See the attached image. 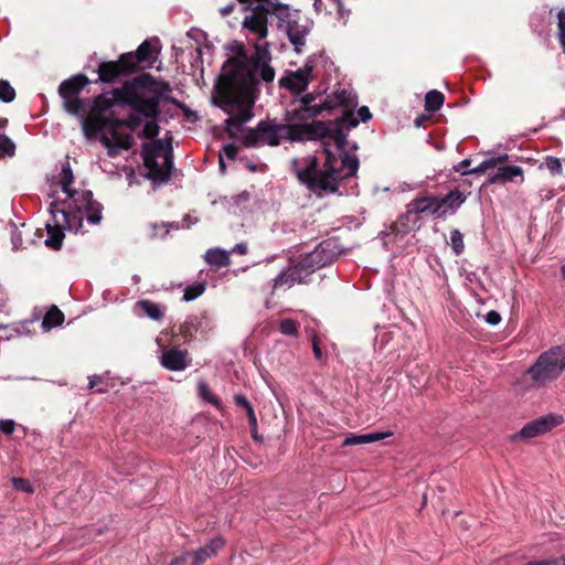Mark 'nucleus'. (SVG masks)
<instances>
[{"instance_id": "obj_17", "label": "nucleus", "mask_w": 565, "mask_h": 565, "mask_svg": "<svg viewBox=\"0 0 565 565\" xmlns=\"http://www.w3.org/2000/svg\"><path fill=\"white\" fill-rule=\"evenodd\" d=\"M326 104H329V110L341 107L344 111L353 110L358 106V95L350 85L338 83L331 95H327Z\"/></svg>"}, {"instance_id": "obj_20", "label": "nucleus", "mask_w": 565, "mask_h": 565, "mask_svg": "<svg viewBox=\"0 0 565 565\" xmlns=\"http://www.w3.org/2000/svg\"><path fill=\"white\" fill-rule=\"evenodd\" d=\"M157 53L156 46L146 40L135 52L121 54V63H127L128 72H134L140 63H151Z\"/></svg>"}, {"instance_id": "obj_51", "label": "nucleus", "mask_w": 565, "mask_h": 565, "mask_svg": "<svg viewBox=\"0 0 565 565\" xmlns=\"http://www.w3.org/2000/svg\"><path fill=\"white\" fill-rule=\"evenodd\" d=\"M366 444L364 440V434L363 435H349L344 438L342 445L343 446H353V445H362Z\"/></svg>"}, {"instance_id": "obj_63", "label": "nucleus", "mask_w": 565, "mask_h": 565, "mask_svg": "<svg viewBox=\"0 0 565 565\" xmlns=\"http://www.w3.org/2000/svg\"><path fill=\"white\" fill-rule=\"evenodd\" d=\"M234 7H235V4H234V3H230V4H227V6L223 7V8H221V9H220V14H221L222 17H227L228 14H231V13L233 12Z\"/></svg>"}, {"instance_id": "obj_36", "label": "nucleus", "mask_w": 565, "mask_h": 565, "mask_svg": "<svg viewBox=\"0 0 565 565\" xmlns=\"http://www.w3.org/2000/svg\"><path fill=\"white\" fill-rule=\"evenodd\" d=\"M137 305L143 313L152 320H160L163 317L161 307L151 300L143 299L138 301Z\"/></svg>"}, {"instance_id": "obj_33", "label": "nucleus", "mask_w": 565, "mask_h": 565, "mask_svg": "<svg viewBox=\"0 0 565 565\" xmlns=\"http://www.w3.org/2000/svg\"><path fill=\"white\" fill-rule=\"evenodd\" d=\"M204 259L207 264L216 268L227 267L231 264L230 253L218 247L206 250Z\"/></svg>"}, {"instance_id": "obj_19", "label": "nucleus", "mask_w": 565, "mask_h": 565, "mask_svg": "<svg viewBox=\"0 0 565 565\" xmlns=\"http://www.w3.org/2000/svg\"><path fill=\"white\" fill-rule=\"evenodd\" d=\"M211 330L212 322L206 316H190L180 327L185 341H191L198 335L205 338Z\"/></svg>"}, {"instance_id": "obj_50", "label": "nucleus", "mask_w": 565, "mask_h": 565, "mask_svg": "<svg viewBox=\"0 0 565 565\" xmlns=\"http://www.w3.org/2000/svg\"><path fill=\"white\" fill-rule=\"evenodd\" d=\"M246 415H247L248 424H249L252 433H253V437L256 439L257 438V435H256L257 417H256L254 408L248 407V411H246Z\"/></svg>"}, {"instance_id": "obj_32", "label": "nucleus", "mask_w": 565, "mask_h": 565, "mask_svg": "<svg viewBox=\"0 0 565 565\" xmlns=\"http://www.w3.org/2000/svg\"><path fill=\"white\" fill-rule=\"evenodd\" d=\"M326 92H327V87H324L322 89H315L311 93H307V94L302 95L300 97V99H299L300 107H302V108H317L318 109V116L323 110H329L330 106H329V104H326V99L322 103H319V104L315 103L316 99L318 97H320L322 94H324Z\"/></svg>"}, {"instance_id": "obj_40", "label": "nucleus", "mask_w": 565, "mask_h": 565, "mask_svg": "<svg viewBox=\"0 0 565 565\" xmlns=\"http://www.w3.org/2000/svg\"><path fill=\"white\" fill-rule=\"evenodd\" d=\"M63 104L64 109L71 115H79L81 109L83 108V102L79 97H64Z\"/></svg>"}, {"instance_id": "obj_59", "label": "nucleus", "mask_w": 565, "mask_h": 565, "mask_svg": "<svg viewBox=\"0 0 565 565\" xmlns=\"http://www.w3.org/2000/svg\"><path fill=\"white\" fill-rule=\"evenodd\" d=\"M235 404L237 406L243 407L245 411H248V407H253L252 404L248 402V399L244 395H235L234 396Z\"/></svg>"}, {"instance_id": "obj_60", "label": "nucleus", "mask_w": 565, "mask_h": 565, "mask_svg": "<svg viewBox=\"0 0 565 565\" xmlns=\"http://www.w3.org/2000/svg\"><path fill=\"white\" fill-rule=\"evenodd\" d=\"M312 350H313L315 358L317 360H322L323 353H322V350L319 345V342H318V339L316 335L312 338Z\"/></svg>"}, {"instance_id": "obj_46", "label": "nucleus", "mask_w": 565, "mask_h": 565, "mask_svg": "<svg viewBox=\"0 0 565 565\" xmlns=\"http://www.w3.org/2000/svg\"><path fill=\"white\" fill-rule=\"evenodd\" d=\"M0 151L9 157H12L15 152V143L4 134L0 137Z\"/></svg>"}, {"instance_id": "obj_47", "label": "nucleus", "mask_w": 565, "mask_h": 565, "mask_svg": "<svg viewBox=\"0 0 565 565\" xmlns=\"http://www.w3.org/2000/svg\"><path fill=\"white\" fill-rule=\"evenodd\" d=\"M12 486L14 489L25 492V493H33L34 489L31 486L30 481L28 479L21 478V477H14L11 480Z\"/></svg>"}, {"instance_id": "obj_6", "label": "nucleus", "mask_w": 565, "mask_h": 565, "mask_svg": "<svg viewBox=\"0 0 565 565\" xmlns=\"http://www.w3.org/2000/svg\"><path fill=\"white\" fill-rule=\"evenodd\" d=\"M146 177L154 183L167 182L173 169V150L170 142L156 139L145 143L141 150Z\"/></svg>"}, {"instance_id": "obj_2", "label": "nucleus", "mask_w": 565, "mask_h": 565, "mask_svg": "<svg viewBox=\"0 0 565 565\" xmlns=\"http://www.w3.org/2000/svg\"><path fill=\"white\" fill-rule=\"evenodd\" d=\"M170 92L171 87L167 82L158 81L149 73H142L126 82L122 87L114 89L111 97L105 95L96 97L95 104L103 110L110 108L114 104L131 108L132 113L119 124L135 131L145 120L140 136L151 139L159 134L160 129L158 124L160 102L164 99L180 105L174 98L168 96Z\"/></svg>"}, {"instance_id": "obj_48", "label": "nucleus", "mask_w": 565, "mask_h": 565, "mask_svg": "<svg viewBox=\"0 0 565 565\" xmlns=\"http://www.w3.org/2000/svg\"><path fill=\"white\" fill-rule=\"evenodd\" d=\"M89 380V388L94 390L97 392V393H105L108 391L107 388V385H102L104 383V377L100 376V375H92L88 377Z\"/></svg>"}, {"instance_id": "obj_34", "label": "nucleus", "mask_w": 565, "mask_h": 565, "mask_svg": "<svg viewBox=\"0 0 565 565\" xmlns=\"http://www.w3.org/2000/svg\"><path fill=\"white\" fill-rule=\"evenodd\" d=\"M64 321L63 312L56 307L52 306L43 317L41 327L43 331H50L53 328L60 327Z\"/></svg>"}, {"instance_id": "obj_61", "label": "nucleus", "mask_w": 565, "mask_h": 565, "mask_svg": "<svg viewBox=\"0 0 565 565\" xmlns=\"http://www.w3.org/2000/svg\"><path fill=\"white\" fill-rule=\"evenodd\" d=\"M471 163V160L470 159H463L462 161H460L459 163H457L456 166H454V170L456 172H460L462 174V172H466L467 170H465L466 168H468Z\"/></svg>"}, {"instance_id": "obj_11", "label": "nucleus", "mask_w": 565, "mask_h": 565, "mask_svg": "<svg viewBox=\"0 0 565 565\" xmlns=\"http://www.w3.org/2000/svg\"><path fill=\"white\" fill-rule=\"evenodd\" d=\"M108 122L103 128L99 137L100 143L107 149V154L110 158H115L121 150H128L132 146V136L130 134L119 132L120 127H127L126 125L118 124L124 119L116 118L114 116H107Z\"/></svg>"}, {"instance_id": "obj_9", "label": "nucleus", "mask_w": 565, "mask_h": 565, "mask_svg": "<svg viewBox=\"0 0 565 565\" xmlns=\"http://www.w3.org/2000/svg\"><path fill=\"white\" fill-rule=\"evenodd\" d=\"M358 126V120L350 117H337L329 121H312L307 125L305 138H331L338 149H343L347 142L345 130H350Z\"/></svg>"}, {"instance_id": "obj_31", "label": "nucleus", "mask_w": 565, "mask_h": 565, "mask_svg": "<svg viewBox=\"0 0 565 565\" xmlns=\"http://www.w3.org/2000/svg\"><path fill=\"white\" fill-rule=\"evenodd\" d=\"M465 201L466 196L460 191H450L445 198L438 199V203H440L439 215H445L448 210L455 212Z\"/></svg>"}, {"instance_id": "obj_35", "label": "nucleus", "mask_w": 565, "mask_h": 565, "mask_svg": "<svg viewBox=\"0 0 565 565\" xmlns=\"http://www.w3.org/2000/svg\"><path fill=\"white\" fill-rule=\"evenodd\" d=\"M445 100V96L437 89L429 90L425 96V109L429 113L438 111Z\"/></svg>"}, {"instance_id": "obj_45", "label": "nucleus", "mask_w": 565, "mask_h": 565, "mask_svg": "<svg viewBox=\"0 0 565 565\" xmlns=\"http://www.w3.org/2000/svg\"><path fill=\"white\" fill-rule=\"evenodd\" d=\"M279 330L285 335H297L298 324L295 320L286 318L280 321Z\"/></svg>"}, {"instance_id": "obj_53", "label": "nucleus", "mask_w": 565, "mask_h": 565, "mask_svg": "<svg viewBox=\"0 0 565 565\" xmlns=\"http://www.w3.org/2000/svg\"><path fill=\"white\" fill-rule=\"evenodd\" d=\"M12 226L14 227V230L11 233L12 247L14 250H18L23 245L22 235L21 232L17 230V226L14 224Z\"/></svg>"}, {"instance_id": "obj_29", "label": "nucleus", "mask_w": 565, "mask_h": 565, "mask_svg": "<svg viewBox=\"0 0 565 565\" xmlns=\"http://www.w3.org/2000/svg\"><path fill=\"white\" fill-rule=\"evenodd\" d=\"M108 121V117L105 115H98L95 118L82 116V130L85 138L92 140L98 135L100 136Z\"/></svg>"}, {"instance_id": "obj_4", "label": "nucleus", "mask_w": 565, "mask_h": 565, "mask_svg": "<svg viewBox=\"0 0 565 565\" xmlns=\"http://www.w3.org/2000/svg\"><path fill=\"white\" fill-rule=\"evenodd\" d=\"M60 177L61 189L67 195L62 202L67 206V211L62 213L63 218L71 217L73 228L78 227L85 216L89 224H99L103 218V205L94 200L90 190L77 191L71 188L74 177L68 162L63 164Z\"/></svg>"}, {"instance_id": "obj_57", "label": "nucleus", "mask_w": 565, "mask_h": 565, "mask_svg": "<svg viewBox=\"0 0 565 565\" xmlns=\"http://www.w3.org/2000/svg\"><path fill=\"white\" fill-rule=\"evenodd\" d=\"M558 36L565 35V11L561 10L557 14Z\"/></svg>"}, {"instance_id": "obj_23", "label": "nucleus", "mask_w": 565, "mask_h": 565, "mask_svg": "<svg viewBox=\"0 0 565 565\" xmlns=\"http://www.w3.org/2000/svg\"><path fill=\"white\" fill-rule=\"evenodd\" d=\"M310 82H312V78L309 74V71L307 70L306 64H303V66L297 71L289 72L279 81L281 87H285L295 94L306 92Z\"/></svg>"}, {"instance_id": "obj_38", "label": "nucleus", "mask_w": 565, "mask_h": 565, "mask_svg": "<svg viewBox=\"0 0 565 565\" xmlns=\"http://www.w3.org/2000/svg\"><path fill=\"white\" fill-rule=\"evenodd\" d=\"M450 246L455 255L459 256L465 250L463 235L459 230L450 232Z\"/></svg>"}, {"instance_id": "obj_39", "label": "nucleus", "mask_w": 565, "mask_h": 565, "mask_svg": "<svg viewBox=\"0 0 565 565\" xmlns=\"http://www.w3.org/2000/svg\"><path fill=\"white\" fill-rule=\"evenodd\" d=\"M545 167L553 175H559L563 172V166L558 158L553 156H547L544 160V162L540 166V169L542 167Z\"/></svg>"}, {"instance_id": "obj_42", "label": "nucleus", "mask_w": 565, "mask_h": 565, "mask_svg": "<svg viewBox=\"0 0 565 565\" xmlns=\"http://www.w3.org/2000/svg\"><path fill=\"white\" fill-rule=\"evenodd\" d=\"M340 117H350L354 120H358V125H359L361 121L365 122V121L370 120L372 117V114H371L369 107L361 106L358 109V117L354 116L353 110L344 111L343 114H341Z\"/></svg>"}, {"instance_id": "obj_30", "label": "nucleus", "mask_w": 565, "mask_h": 565, "mask_svg": "<svg viewBox=\"0 0 565 565\" xmlns=\"http://www.w3.org/2000/svg\"><path fill=\"white\" fill-rule=\"evenodd\" d=\"M299 276H296L294 268L289 266L286 269H282L273 280V292L281 288L289 289L295 284H299Z\"/></svg>"}, {"instance_id": "obj_8", "label": "nucleus", "mask_w": 565, "mask_h": 565, "mask_svg": "<svg viewBox=\"0 0 565 565\" xmlns=\"http://www.w3.org/2000/svg\"><path fill=\"white\" fill-rule=\"evenodd\" d=\"M289 130L288 126H281L275 120H260L255 128L244 131L242 142L249 148L277 147L282 140H287Z\"/></svg>"}, {"instance_id": "obj_25", "label": "nucleus", "mask_w": 565, "mask_h": 565, "mask_svg": "<svg viewBox=\"0 0 565 565\" xmlns=\"http://www.w3.org/2000/svg\"><path fill=\"white\" fill-rule=\"evenodd\" d=\"M523 181V169L519 166H501L488 178L489 184L508 182H515L521 184Z\"/></svg>"}, {"instance_id": "obj_1", "label": "nucleus", "mask_w": 565, "mask_h": 565, "mask_svg": "<svg viewBox=\"0 0 565 565\" xmlns=\"http://www.w3.org/2000/svg\"><path fill=\"white\" fill-rule=\"evenodd\" d=\"M255 56H248L243 49L228 58L215 83L217 105L230 116L225 119V127L230 134L242 131L245 122L253 114L254 93L258 85V77L269 83L275 78V70L259 55L258 46Z\"/></svg>"}, {"instance_id": "obj_22", "label": "nucleus", "mask_w": 565, "mask_h": 565, "mask_svg": "<svg viewBox=\"0 0 565 565\" xmlns=\"http://www.w3.org/2000/svg\"><path fill=\"white\" fill-rule=\"evenodd\" d=\"M266 8L268 9L269 17H274L278 21V28L284 30L292 23V20L300 18L298 10H294L289 4L281 3L275 0H266Z\"/></svg>"}, {"instance_id": "obj_44", "label": "nucleus", "mask_w": 565, "mask_h": 565, "mask_svg": "<svg viewBox=\"0 0 565 565\" xmlns=\"http://www.w3.org/2000/svg\"><path fill=\"white\" fill-rule=\"evenodd\" d=\"M198 392H199V395L206 402L213 404V405H218L220 401L217 397H215L211 391H210V387L209 385L203 382V381H200L198 383Z\"/></svg>"}, {"instance_id": "obj_21", "label": "nucleus", "mask_w": 565, "mask_h": 565, "mask_svg": "<svg viewBox=\"0 0 565 565\" xmlns=\"http://www.w3.org/2000/svg\"><path fill=\"white\" fill-rule=\"evenodd\" d=\"M289 42L292 44L297 54L302 53L306 45V39L311 31V25L308 20L301 21V17L292 20V23L284 29Z\"/></svg>"}, {"instance_id": "obj_18", "label": "nucleus", "mask_w": 565, "mask_h": 565, "mask_svg": "<svg viewBox=\"0 0 565 565\" xmlns=\"http://www.w3.org/2000/svg\"><path fill=\"white\" fill-rule=\"evenodd\" d=\"M159 345L161 347L160 364L164 369L173 372H180L191 365L192 360L188 350L179 349L177 347L167 349L161 344Z\"/></svg>"}, {"instance_id": "obj_56", "label": "nucleus", "mask_w": 565, "mask_h": 565, "mask_svg": "<svg viewBox=\"0 0 565 565\" xmlns=\"http://www.w3.org/2000/svg\"><path fill=\"white\" fill-rule=\"evenodd\" d=\"M250 199V195L247 191H244L237 195L232 196L233 204L239 206L241 204L248 202Z\"/></svg>"}, {"instance_id": "obj_54", "label": "nucleus", "mask_w": 565, "mask_h": 565, "mask_svg": "<svg viewBox=\"0 0 565 565\" xmlns=\"http://www.w3.org/2000/svg\"><path fill=\"white\" fill-rule=\"evenodd\" d=\"M15 423L13 419H0V430L6 435L13 434Z\"/></svg>"}, {"instance_id": "obj_62", "label": "nucleus", "mask_w": 565, "mask_h": 565, "mask_svg": "<svg viewBox=\"0 0 565 565\" xmlns=\"http://www.w3.org/2000/svg\"><path fill=\"white\" fill-rule=\"evenodd\" d=\"M338 13L340 17L345 18L349 15L350 10L345 9L341 0H337Z\"/></svg>"}, {"instance_id": "obj_27", "label": "nucleus", "mask_w": 565, "mask_h": 565, "mask_svg": "<svg viewBox=\"0 0 565 565\" xmlns=\"http://www.w3.org/2000/svg\"><path fill=\"white\" fill-rule=\"evenodd\" d=\"M409 209L419 216L420 214H439L440 212V203H438V198L433 195L419 196L412 200L409 203Z\"/></svg>"}, {"instance_id": "obj_55", "label": "nucleus", "mask_w": 565, "mask_h": 565, "mask_svg": "<svg viewBox=\"0 0 565 565\" xmlns=\"http://www.w3.org/2000/svg\"><path fill=\"white\" fill-rule=\"evenodd\" d=\"M484 320L490 326H498L501 322V315L495 310H491L484 316Z\"/></svg>"}, {"instance_id": "obj_12", "label": "nucleus", "mask_w": 565, "mask_h": 565, "mask_svg": "<svg viewBox=\"0 0 565 565\" xmlns=\"http://www.w3.org/2000/svg\"><path fill=\"white\" fill-rule=\"evenodd\" d=\"M318 116L317 108H302L297 107L290 110H286L284 115L285 122L281 126L289 127V134H287V141H301L305 139L307 121Z\"/></svg>"}, {"instance_id": "obj_41", "label": "nucleus", "mask_w": 565, "mask_h": 565, "mask_svg": "<svg viewBox=\"0 0 565 565\" xmlns=\"http://www.w3.org/2000/svg\"><path fill=\"white\" fill-rule=\"evenodd\" d=\"M15 98V90L8 81L0 79V102L11 103Z\"/></svg>"}, {"instance_id": "obj_16", "label": "nucleus", "mask_w": 565, "mask_h": 565, "mask_svg": "<svg viewBox=\"0 0 565 565\" xmlns=\"http://www.w3.org/2000/svg\"><path fill=\"white\" fill-rule=\"evenodd\" d=\"M305 64L312 81L321 79L322 83H326L337 73L333 61L324 52L308 56Z\"/></svg>"}, {"instance_id": "obj_10", "label": "nucleus", "mask_w": 565, "mask_h": 565, "mask_svg": "<svg viewBox=\"0 0 565 565\" xmlns=\"http://www.w3.org/2000/svg\"><path fill=\"white\" fill-rule=\"evenodd\" d=\"M67 211V206H64L63 209H58V202L52 201L50 203L49 212L51 214V221L46 222L45 228L47 232V238L44 241L45 246L58 250L61 249L63 245V239L65 237V230H68L74 233L82 232L83 228V222H81V225L76 228L72 227V220L71 217L63 218L62 213Z\"/></svg>"}, {"instance_id": "obj_37", "label": "nucleus", "mask_w": 565, "mask_h": 565, "mask_svg": "<svg viewBox=\"0 0 565 565\" xmlns=\"http://www.w3.org/2000/svg\"><path fill=\"white\" fill-rule=\"evenodd\" d=\"M205 282H195L193 285H190L184 289L182 299L186 302L193 301L205 291Z\"/></svg>"}, {"instance_id": "obj_15", "label": "nucleus", "mask_w": 565, "mask_h": 565, "mask_svg": "<svg viewBox=\"0 0 565 565\" xmlns=\"http://www.w3.org/2000/svg\"><path fill=\"white\" fill-rule=\"evenodd\" d=\"M561 416L553 414L539 417L526 423L516 434L512 436V440L531 439L543 435L561 424Z\"/></svg>"}, {"instance_id": "obj_13", "label": "nucleus", "mask_w": 565, "mask_h": 565, "mask_svg": "<svg viewBox=\"0 0 565 565\" xmlns=\"http://www.w3.org/2000/svg\"><path fill=\"white\" fill-rule=\"evenodd\" d=\"M225 541L222 536L211 539L204 546L195 551H184L173 557L169 565H202L212 558L224 546Z\"/></svg>"}, {"instance_id": "obj_24", "label": "nucleus", "mask_w": 565, "mask_h": 565, "mask_svg": "<svg viewBox=\"0 0 565 565\" xmlns=\"http://www.w3.org/2000/svg\"><path fill=\"white\" fill-rule=\"evenodd\" d=\"M422 226L420 216H418L413 209H409V204L406 205V211L403 213L396 222L392 225V233L395 235H405L411 232H416Z\"/></svg>"}, {"instance_id": "obj_49", "label": "nucleus", "mask_w": 565, "mask_h": 565, "mask_svg": "<svg viewBox=\"0 0 565 565\" xmlns=\"http://www.w3.org/2000/svg\"><path fill=\"white\" fill-rule=\"evenodd\" d=\"M238 148L234 143H227L223 146L222 152L223 159L227 158L228 160H234L236 158Z\"/></svg>"}, {"instance_id": "obj_14", "label": "nucleus", "mask_w": 565, "mask_h": 565, "mask_svg": "<svg viewBox=\"0 0 565 565\" xmlns=\"http://www.w3.org/2000/svg\"><path fill=\"white\" fill-rule=\"evenodd\" d=\"M268 9L265 2L257 4L245 15L243 29L258 40L266 39L268 35Z\"/></svg>"}, {"instance_id": "obj_28", "label": "nucleus", "mask_w": 565, "mask_h": 565, "mask_svg": "<svg viewBox=\"0 0 565 565\" xmlns=\"http://www.w3.org/2000/svg\"><path fill=\"white\" fill-rule=\"evenodd\" d=\"M88 79L85 75H75L68 79L63 81L58 86V94L61 98L64 97H78L79 93L87 85Z\"/></svg>"}, {"instance_id": "obj_64", "label": "nucleus", "mask_w": 565, "mask_h": 565, "mask_svg": "<svg viewBox=\"0 0 565 565\" xmlns=\"http://www.w3.org/2000/svg\"><path fill=\"white\" fill-rule=\"evenodd\" d=\"M491 159L495 160V166H497L499 162L507 161L509 159V156L507 153H504V154H501L498 157H491Z\"/></svg>"}, {"instance_id": "obj_26", "label": "nucleus", "mask_w": 565, "mask_h": 565, "mask_svg": "<svg viewBox=\"0 0 565 565\" xmlns=\"http://www.w3.org/2000/svg\"><path fill=\"white\" fill-rule=\"evenodd\" d=\"M128 64L121 63V56L117 62H103L98 67V77L102 82L111 83L120 75H128Z\"/></svg>"}, {"instance_id": "obj_7", "label": "nucleus", "mask_w": 565, "mask_h": 565, "mask_svg": "<svg viewBox=\"0 0 565 565\" xmlns=\"http://www.w3.org/2000/svg\"><path fill=\"white\" fill-rule=\"evenodd\" d=\"M342 250L333 241H324L312 252L302 256L295 265H291L296 276H299V284H307L308 278L318 269L331 264Z\"/></svg>"}, {"instance_id": "obj_58", "label": "nucleus", "mask_w": 565, "mask_h": 565, "mask_svg": "<svg viewBox=\"0 0 565 565\" xmlns=\"http://www.w3.org/2000/svg\"><path fill=\"white\" fill-rule=\"evenodd\" d=\"M248 252V246L246 243L244 242H241V243H237L235 244L232 249H231V253L233 254H237V255H246Z\"/></svg>"}, {"instance_id": "obj_5", "label": "nucleus", "mask_w": 565, "mask_h": 565, "mask_svg": "<svg viewBox=\"0 0 565 565\" xmlns=\"http://www.w3.org/2000/svg\"><path fill=\"white\" fill-rule=\"evenodd\" d=\"M565 371V344L556 345L541 353L525 371L532 387L542 388L556 381Z\"/></svg>"}, {"instance_id": "obj_43", "label": "nucleus", "mask_w": 565, "mask_h": 565, "mask_svg": "<svg viewBox=\"0 0 565 565\" xmlns=\"http://www.w3.org/2000/svg\"><path fill=\"white\" fill-rule=\"evenodd\" d=\"M494 167H495V160L488 158V159H484L483 161H481L477 167H475L466 172H462V175L483 174L487 170L494 168Z\"/></svg>"}, {"instance_id": "obj_3", "label": "nucleus", "mask_w": 565, "mask_h": 565, "mask_svg": "<svg viewBox=\"0 0 565 565\" xmlns=\"http://www.w3.org/2000/svg\"><path fill=\"white\" fill-rule=\"evenodd\" d=\"M326 160L321 166L316 156L294 158L290 169L298 181L313 193H334L339 189L341 179L354 177L359 170V159L344 153L340 162L328 149H323Z\"/></svg>"}, {"instance_id": "obj_52", "label": "nucleus", "mask_w": 565, "mask_h": 565, "mask_svg": "<svg viewBox=\"0 0 565 565\" xmlns=\"http://www.w3.org/2000/svg\"><path fill=\"white\" fill-rule=\"evenodd\" d=\"M391 435H392V433H390V431H387V433H369V434H364V440L366 444H371V443L380 441Z\"/></svg>"}]
</instances>
